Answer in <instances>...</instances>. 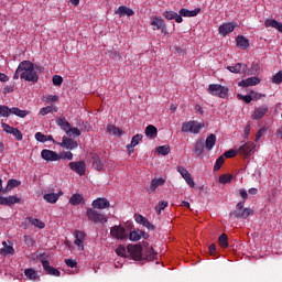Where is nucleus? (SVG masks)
<instances>
[{
    "instance_id": "nucleus-5",
    "label": "nucleus",
    "mask_w": 282,
    "mask_h": 282,
    "mask_svg": "<svg viewBox=\"0 0 282 282\" xmlns=\"http://www.w3.org/2000/svg\"><path fill=\"white\" fill-rule=\"evenodd\" d=\"M207 91L212 96H217L218 98H228V87L219 84H210Z\"/></svg>"
},
{
    "instance_id": "nucleus-61",
    "label": "nucleus",
    "mask_w": 282,
    "mask_h": 282,
    "mask_svg": "<svg viewBox=\"0 0 282 282\" xmlns=\"http://www.w3.org/2000/svg\"><path fill=\"white\" fill-rule=\"evenodd\" d=\"M2 128H3V131H6V133H11V134L15 129V128L10 127V124H8V123H2Z\"/></svg>"
},
{
    "instance_id": "nucleus-49",
    "label": "nucleus",
    "mask_w": 282,
    "mask_h": 282,
    "mask_svg": "<svg viewBox=\"0 0 282 282\" xmlns=\"http://www.w3.org/2000/svg\"><path fill=\"white\" fill-rule=\"evenodd\" d=\"M232 182V175L230 174H223L219 176L220 184H230Z\"/></svg>"
},
{
    "instance_id": "nucleus-59",
    "label": "nucleus",
    "mask_w": 282,
    "mask_h": 282,
    "mask_svg": "<svg viewBox=\"0 0 282 282\" xmlns=\"http://www.w3.org/2000/svg\"><path fill=\"white\" fill-rule=\"evenodd\" d=\"M35 140H37V142H45L46 135L43 134L42 132H36L35 133Z\"/></svg>"
},
{
    "instance_id": "nucleus-23",
    "label": "nucleus",
    "mask_w": 282,
    "mask_h": 282,
    "mask_svg": "<svg viewBox=\"0 0 282 282\" xmlns=\"http://www.w3.org/2000/svg\"><path fill=\"white\" fill-rule=\"evenodd\" d=\"M259 83H261L259 77H249L239 82V87H252L254 85H259Z\"/></svg>"
},
{
    "instance_id": "nucleus-39",
    "label": "nucleus",
    "mask_w": 282,
    "mask_h": 282,
    "mask_svg": "<svg viewBox=\"0 0 282 282\" xmlns=\"http://www.w3.org/2000/svg\"><path fill=\"white\" fill-rule=\"evenodd\" d=\"M145 135L147 138H155L158 135V128L150 124L145 128Z\"/></svg>"
},
{
    "instance_id": "nucleus-1",
    "label": "nucleus",
    "mask_w": 282,
    "mask_h": 282,
    "mask_svg": "<svg viewBox=\"0 0 282 282\" xmlns=\"http://www.w3.org/2000/svg\"><path fill=\"white\" fill-rule=\"evenodd\" d=\"M128 254L133 261H142L143 259L154 261L155 257H158L153 248H148L145 252H142V245H128Z\"/></svg>"
},
{
    "instance_id": "nucleus-4",
    "label": "nucleus",
    "mask_w": 282,
    "mask_h": 282,
    "mask_svg": "<svg viewBox=\"0 0 282 282\" xmlns=\"http://www.w3.org/2000/svg\"><path fill=\"white\" fill-rule=\"evenodd\" d=\"M230 217H235V219H248L250 215H252L251 208H243V202H239L236 205V210L231 212Z\"/></svg>"
},
{
    "instance_id": "nucleus-57",
    "label": "nucleus",
    "mask_w": 282,
    "mask_h": 282,
    "mask_svg": "<svg viewBox=\"0 0 282 282\" xmlns=\"http://www.w3.org/2000/svg\"><path fill=\"white\" fill-rule=\"evenodd\" d=\"M141 225L144 226V228H148V230H155V226H153L151 221H149V219L147 218Z\"/></svg>"
},
{
    "instance_id": "nucleus-11",
    "label": "nucleus",
    "mask_w": 282,
    "mask_h": 282,
    "mask_svg": "<svg viewBox=\"0 0 282 282\" xmlns=\"http://www.w3.org/2000/svg\"><path fill=\"white\" fill-rule=\"evenodd\" d=\"M74 237V243L75 246H77V250L83 252V250H85V237H87V235L85 234V231L76 230Z\"/></svg>"
},
{
    "instance_id": "nucleus-2",
    "label": "nucleus",
    "mask_w": 282,
    "mask_h": 282,
    "mask_svg": "<svg viewBox=\"0 0 282 282\" xmlns=\"http://www.w3.org/2000/svg\"><path fill=\"white\" fill-rule=\"evenodd\" d=\"M18 72L22 80H28V83H39V75L34 70V64L30 61H23L18 66Z\"/></svg>"
},
{
    "instance_id": "nucleus-15",
    "label": "nucleus",
    "mask_w": 282,
    "mask_h": 282,
    "mask_svg": "<svg viewBox=\"0 0 282 282\" xmlns=\"http://www.w3.org/2000/svg\"><path fill=\"white\" fill-rule=\"evenodd\" d=\"M42 268L46 274H50L51 276H61V271L58 269L50 265V261L42 260Z\"/></svg>"
},
{
    "instance_id": "nucleus-26",
    "label": "nucleus",
    "mask_w": 282,
    "mask_h": 282,
    "mask_svg": "<svg viewBox=\"0 0 282 282\" xmlns=\"http://www.w3.org/2000/svg\"><path fill=\"white\" fill-rule=\"evenodd\" d=\"M217 144V135L214 133L209 134L205 140V149L206 151H213V148Z\"/></svg>"
},
{
    "instance_id": "nucleus-45",
    "label": "nucleus",
    "mask_w": 282,
    "mask_h": 282,
    "mask_svg": "<svg viewBox=\"0 0 282 282\" xmlns=\"http://www.w3.org/2000/svg\"><path fill=\"white\" fill-rule=\"evenodd\" d=\"M116 254H118V257H129V249H127V248H124V246L120 245L116 249Z\"/></svg>"
},
{
    "instance_id": "nucleus-53",
    "label": "nucleus",
    "mask_w": 282,
    "mask_h": 282,
    "mask_svg": "<svg viewBox=\"0 0 282 282\" xmlns=\"http://www.w3.org/2000/svg\"><path fill=\"white\" fill-rule=\"evenodd\" d=\"M54 111V106H47L44 108H41L40 113L41 116H47V113H52Z\"/></svg>"
},
{
    "instance_id": "nucleus-35",
    "label": "nucleus",
    "mask_w": 282,
    "mask_h": 282,
    "mask_svg": "<svg viewBox=\"0 0 282 282\" xmlns=\"http://www.w3.org/2000/svg\"><path fill=\"white\" fill-rule=\"evenodd\" d=\"M24 275L29 281H36L39 279V272L36 270L29 268L24 271Z\"/></svg>"
},
{
    "instance_id": "nucleus-63",
    "label": "nucleus",
    "mask_w": 282,
    "mask_h": 282,
    "mask_svg": "<svg viewBox=\"0 0 282 282\" xmlns=\"http://www.w3.org/2000/svg\"><path fill=\"white\" fill-rule=\"evenodd\" d=\"M134 219H135L137 224H143L147 220V218L142 215H135Z\"/></svg>"
},
{
    "instance_id": "nucleus-20",
    "label": "nucleus",
    "mask_w": 282,
    "mask_h": 282,
    "mask_svg": "<svg viewBox=\"0 0 282 282\" xmlns=\"http://www.w3.org/2000/svg\"><path fill=\"white\" fill-rule=\"evenodd\" d=\"M93 208H97L98 210H105V208H109L110 204L107 198H97L93 200Z\"/></svg>"
},
{
    "instance_id": "nucleus-33",
    "label": "nucleus",
    "mask_w": 282,
    "mask_h": 282,
    "mask_svg": "<svg viewBox=\"0 0 282 282\" xmlns=\"http://www.w3.org/2000/svg\"><path fill=\"white\" fill-rule=\"evenodd\" d=\"M55 122L57 127L62 129V131H65V133H67V131H69V128L72 127V124L65 118H57Z\"/></svg>"
},
{
    "instance_id": "nucleus-6",
    "label": "nucleus",
    "mask_w": 282,
    "mask_h": 282,
    "mask_svg": "<svg viewBox=\"0 0 282 282\" xmlns=\"http://www.w3.org/2000/svg\"><path fill=\"white\" fill-rule=\"evenodd\" d=\"M86 215L94 224H107V217L94 208H88Z\"/></svg>"
},
{
    "instance_id": "nucleus-25",
    "label": "nucleus",
    "mask_w": 282,
    "mask_h": 282,
    "mask_svg": "<svg viewBox=\"0 0 282 282\" xmlns=\"http://www.w3.org/2000/svg\"><path fill=\"white\" fill-rule=\"evenodd\" d=\"M116 14H119V17H133L135 12L126 6H121L116 10Z\"/></svg>"
},
{
    "instance_id": "nucleus-12",
    "label": "nucleus",
    "mask_w": 282,
    "mask_h": 282,
    "mask_svg": "<svg viewBox=\"0 0 282 282\" xmlns=\"http://www.w3.org/2000/svg\"><path fill=\"white\" fill-rule=\"evenodd\" d=\"M256 148H257V145H254V143L247 142L238 149V153H240V155H242V158H250V155H252V153H254Z\"/></svg>"
},
{
    "instance_id": "nucleus-10",
    "label": "nucleus",
    "mask_w": 282,
    "mask_h": 282,
    "mask_svg": "<svg viewBox=\"0 0 282 282\" xmlns=\"http://www.w3.org/2000/svg\"><path fill=\"white\" fill-rule=\"evenodd\" d=\"M110 235L115 239H119L122 241V240L127 239V229H124V227H122V226H113L110 229Z\"/></svg>"
},
{
    "instance_id": "nucleus-28",
    "label": "nucleus",
    "mask_w": 282,
    "mask_h": 282,
    "mask_svg": "<svg viewBox=\"0 0 282 282\" xmlns=\"http://www.w3.org/2000/svg\"><path fill=\"white\" fill-rule=\"evenodd\" d=\"M61 195H63L62 192H59L58 194H56V193L44 194L43 199L45 202H47V204H56V202H58V197H61Z\"/></svg>"
},
{
    "instance_id": "nucleus-34",
    "label": "nucleus",
    "mask_w": 282,
    "mask_h": 282,
    "mask_svg": "<svg viewBox=\"0 0 282 282\" xmlns=\"http://www.w3.org/2000/svg\"><path fill=\"white\" fill-rule=\"evenodd\" d=\"M204 149H206V145H204V139L197 140L194 147V153H196V155H204Z\"/></svg>"
},
{
    "instance_id": "nucleus-13",
    "label": "nucleus",
    "mask_w": 282,
    "mask_h": 282,
    "mask_svg": "<svg viewBox=\"0 0 282 282\" xmlns=\"http://www.w3.org/2000/svg\"><path fill=\"white\" fill-rule=\"evenodd\" d=\"M41 158L45 162H58V153L48 149L41 151Z\"/></svg>"
},
{
    "instance_id": "nucleus-43",
    "label": "nucleus",
    "mask_w": 282,
    "mask_h": 282,
    "mask_svg": "<svg viewBox=\"0 0 282 282\" xmlns=\"http://www.w3.org/2000/svg\"><path fill=\"white\" fill-rule=\"evenodd\" d=\"M3 248L1 249V254H14V247L8 246V242H2Z\"/></svg>"
},
{
    "instance_id": "nucleus-55",
    "label": "nucleus",
    "mask_w": 282,
    "mask_h": 282,
    "mask_svg": "<svg viewBox=\"0 0 282 282\" xmlns=\"http://www.w3.org/2000/svg\"><path fill=\"white\" fill-rule=\"evenodd\" d=\"M238 99L239 100H243V102H252V96L251 95H241V94H238Z\"/></svg>"
},
{
    "instance_id": "nucleus-51",
    "label": "nucleus",
    "mask_w": 282,
    "mask_h": 282,
    "mask_svg": "<svg viewBox=\"0 0 282 282\" xmlns=\"http://www.w3.org/2000/svg\"><path fill=\"white\" fill-rule=\"evenodd\" d=\"M271 80L274 85H281V83H282V70H280L275 75H273Z\"/></svg>"
},
{
    "instance_id": "nucleus-29",
    "label": "nucleus",
    "mask_w": 282,
    "mask_h": 282,
    "mask_svg": "<svg viewBox=\"0 0 282 282\" xmlns=\"http://www.w3.org/2000/svg\"><path fill=\"white\" fill-rule=\"evenodd\" d=\"M236 43L240 50H248L250 47V41L246 39L243 35H239L236 39Z\"/></svg>"
},
{
    "instance_id": "nucleus-62",
    "label": "nucleus",
    "mask_w": 282,
    "mask_h": 282,
    "mask_svg": "<svg viewBox=\"0 0 282 282\" xmlns=\"http://www.w3.org/2000/svg\"><path fill=\"white\" fill-rule=\"evenodd\" d=\"M264 133H265V128L260 129L256 134V142H259V140H261Z\"/></svg>"
},
{
    "instance_id": "nucleus-9",
    "label": "nucleus",
    "mask_w": 282,
    "mask_h": 282,
    "mask_svg": "<svg viewBox=\"0 0 282 282\" xmlns=\"http://www.w3.org/2000/svg\"><path fill=\"white\" fill-rule=\"evenodd\" d=\"M70 171H74V173H77V175H85V172L87 171V164H85L84 161H77V162H70L68 164Z\"/></svg>"
},
{
    "instance_id": "nucleus-31",
    "label": "nucleus",
    "mask_w": 282,
    "mask_h": 282,
    "mask_svg": "<svg viewBox=\"0 0 282 282\" xmlns=\"http://www.w3.org/2000/svg\"><path fill=\"white\" fill-rule=\"evenodd\" d=\"M140 142H142V134H135L132 138L131 143L127 145L128 152L130 154L133 153V148L138 147V144H140Z\"/></svg>"
},
{
    "instance_id": "nucleus-48",
    "label": "nucleus",
    "mask_w": 282,
    "mask_h": 282,
    "mask_svg": "<svg viewBox=\"0 0 282 282\" xmlns=\"http://www.w3.org/2000/svg\"><path fill=\"white\" fill-rule=\"evenodd\" d=\"M66 135L68 138H72V135H75V138H79L80 135V131L78 128H68V130L66 131Z\"/></svg>"
},
{
    "instance_id": "nucleus-14",
    "label": "nucleus",
    "mask_w": 282,
    "mask_h": 282,
    "mask_svg": "<svg viewBox=\"0 0 282 282\" xmlns=\"http://www.w3.org/2000/svg\"><path fill=\"white\" fill-rule=\"evenodd\" d=\"M268 111H270L268 105H262L254 109V111L251 115V118L252 120H261L265 116V113H268Z\"/></svg>"
},
{
    "instance_id": "nucleus-17",
    "label": "nucleus",
    "mask_w": 282,
    "mask_h": 282,
    "mask_svg": "<svg viewBox=\"0 0 282 282\" xmlns=\"http://www.w3.org/2000/svg\"><path fill=\"white\" fill-rule=\"evenodd\" d=\"M13 204H21V198L18 196H0V206H13Z\"/></svg>"
},
{
    "instance_id": "nucleus-7",
    "label": "nucleus",
    "mask_w": 282,
    "mask_h": 282,
    "mask_svg": "<svg viewBox=\"0 0 282 282\" xmlns=\"http://www.w3.org/2000/svg\"><path fill=\"white\" fill-rule=\"evenodd\" d=\"M58 147L67 151H74L78 147V141L70 137H63L62 142H57Z\"/></svg>"
},
{
    "instance_id": "nucleus-41",
    "label": "nucleus",
    "mask_w": 282,
    "mask_h": 282,
    "mask_svg": "<svg viewBox=\"0 0 282 282\" xmlns=\"http://www.w3.org/2000/svg\"><path fill=\"white\" fill-rule=\"evenodd\" d=\"M11 113H13V116H18V118H25V116H28L30 113V111L21 110L17 107H13V108H11Z\"/></svg>"
},
{
    "instance_id": "nucleus-47",
    "label": "nucleus",
    "mask_w": 282,
    "mask_h": 282,
    "mask_svg": "<svg viewBox=\"0 0 282 282\" xmlns=\"http://www.w3.org/2000/svg\"><path fill=\"white\" fill-rule=\"evenodd\" d=\"M156 153H159V155H169V153H171V147L161 145L156 149Z\"/></svg>"
},
{
    "instance_id": "nucleus-60",
    "label": "nucleus",
    "mask_w": 282,
    "mask_h": 282,
    "mask_svg": "<svg viewBox=\"0 0 282 282\" xmlns=\"http://www.w3.org/2000/svg\"><path fill=\"white\" fill-rule=\"evenodd\" d=\"M237 153H239V150H229L227 152H225V156L226 158H235V155H237Z\"/></svg>"
},
{
    "instance_id": "nucleus-64",
    "label": "nucleus",
    "mask_w": 282,
    "mask_h": 282,
    "mask_svg": "<svg viewBox=\"0 0 282 282\" xmlns=\"http://www.w3.org/2000/svg\"><path fill=\"white\" fill-rule=\"evenodd\" d=\"M57 100H58V96L57 95H50L46 98V102H57Z\"/></svg>"
},
{
    "instance_id": "nucleus-40",
    "label": "nucleus",
    "mask_w": 282,
    "mask_h": 282,
    "mask_svg": "<svg viewBox=\"0 0 282 282\" xmlns=\"http://www.w3.org/2000/svg\"><path fill=\"white\" fill-rule=\"evenodd\" d=\"M12 115V108L8 106H0V118H10Z\"/></svg>"
},
{
    "instance_id": "nucleus-19",
    "label": "nucleus",
    "mask_w": 282,
    "mask_h": 282,
    "mask_svg": "<svg viewBox=\"0 0 282 282\" xmlns=\"http://www.w3.org/2000/svg\"><path fill=\"white\" fill-rule=\"evenodd\" d=\"M151 25L153 26V30H166V23H164V19L159 17L151 18Z\"/></svg>"
},
{
    "instance_id": "nucleus-58",
    "label": "nucleus",
    "mask_w": 282,
    "mask_h": 282,
    "mask_svg": "<svg viewBox=\"0 0 282 282\" xmlns=\"http://www.w3.org/2000/svg\"><path fill=\"white\" fill-rule=\"evenodd\" d=\"M11 135H14L17 140H23V133H21L20 130L17 128L13 129V132L11 133Z\"/></svg>"
},
{
    "instance_id": "nucleus-36",
    "label": "nucleus",
    "mask_w": 282,
    "mask_h": 282,
    "mask_svg": "<svg viewBox=\"0 0 282 282\" xmlns=\"http://www.w3.org/2000/svg\"><path fill=\"white\" fill-rule=\"evenodd\" d=\"M19 186H21V181L11 178L8 181L7 187L4 188L3 193H9V191H11L12 188H17Z\"/></svg>"
},
{
    "instance_id": "nucleus-44",
    "label": "nucleus",
    "mask_w": 282,
    "mask_h": 282,
    "mask_svg": "<svg viewBox=\"0 0 282 282\" xmlns=\"http://www.w3.org/2000/svg\"><path fill=\"white\" fill-rule=\"evenodd\" d=\"M167 206H169V202L161 200V202L158 203L154 210H155L156 214L161 215L162 210H164V208H166Z\"/></svg>"
},
{
    "instance_id": "nucleus-16",
    "label": "nucleus",
    "mask_w": 282,
    "mask_h": 282,
    "mask_svg": "<svg viewBox=\"0 0 282 282\" xmlns=\"http://www.w3.org/2000/svg\"><path fill=\"white\" fill-rule=\"evenodd\" d=\"M236 24L235 22H227L219 26V34L221 36H228L231 32H235Z\"/></svg>"
},
{
    "instance_id": "nucleus-37",
    "label": "nucleus",
    "mask_w": 282,
    "mask_h": 282,
    "mask_svg": "<svg viewBox=\"0 0 282 282\" xmlns=\"http://www.w3.org/2000/svg\"><path fill=\"white\" fill-rule=\"evenodd\" d=\"M26 221L31 223V225L35 226V228H40V229L45 228V223H43L42 220H39V218L28 217Z\"/></svg>"
},
{
    "instance_id": "nucleus-8",
    "label": "nucleus",
    "mask_w": 282,
    "mask_h": 282,
    "mask_svg": "<svg viewBox=\"0 0 282 282\" xmlns=\"http://www.w3.org/2000/svg\"><path fill=\"white\" fill-rule=\"evenodd\" d=\"M177 173L185 180L186 184L189 186V188H195V180H193V175L186 170V167L178 165L176 167Z\"/></svg>"
},
{
    "instance_id": "nucleus-52",
    "label": "nucleus",
    "mask_w": 282,
    "mask_h": 282,
    "mask_svg": "<svg viewBox=\"0 0 282 282\" xmlns=\"http://www.w3.org/2000/svg\"><path fill=\"white\" fill-rule=\"evenodd\" d=\"M52 83L55 85V87H61L63 85V77L61 75H54Z\"/></svg>"
},
{
    "instance_id": "nucleus-32",
    "label": "nucleus",
    "mask_w": 282,
    "mask_h": 282,
    "mask_svg": "<svg viewBox=\"0 0 282 282\" xmlns=\"http://www.w3.org/2000/svg\"><path fill=\"white\" fill-rule=\"evenodd\" d=\"M199 12H202V9L199 8H196L195 10H192V11L183 8L178 11V15L180 17H197Z\"/></svg>"
},
{
    "instance_id": "nucleus-3",
    "label": "nucleus",
    "mask_w": 282,
    "mask_h": 282,
    "mask_svg": "<svg viewBox=\"0 0 282 282\" xmlns=\"http://www.w3.org/2000/svg\"><path fill=\"white\" fill-rule=\"evenodd\" d=\"M204 122H198L195 120L183 122L182 124V132L183 133H194L197 134L204 129Z\"/></svg>"
},
{
    "instance_id": "nucleus-54",
    "label": "nucleus",
    "mask_w": 282,
    "mask_h": 282,
    "mask_svg": "<svg viewBox=\"0 0 282 282\" xmlns=\"http://www.w3.org/2000/svg\"><path fill=\"white\" fill-rule=\"evenodd\" d=\"M224 156H219L214 165V171H219V169H221V166L224 165Z\"/></svg>"
},
{
    "instance_id": "nucleus-56",
    "label": "nucleus",
    "mask_w": 282,
    "mask_h": 282,
    "mask_svg": "<svg viewBox=\"0 0 282 282\" xmlns=\"http://www.w3.org/2000/svg\"><path fill=\"white\" fill-rule=\"evenodd\" d=\"M64 262L66 265H68V268H77L78 265V262L74 259H65Z\"/></svg>"
},
{
    "instance_id": "nucleus-46",
    "label": "nucleus",
    "mask_w": 282,
    "mask_h": 282,
    "mask_svg": "<svg viewBox=\"0 0 282 282\" xmlns=\"http://www.w3.org/2000/svg\"><path fill=\"white\" fill-rule=\"evenodd\" d=\"M58 160H68V162H70V160H74V153L70 151L61 152L58 154Z\"/></svg>"
},
{
    "instance_id": "nucleus-18",
    "label": "nucleus",
    "mask_w": 282,
    "mask_h": 282,
    "mask_svg": "<svg viewBox=\"0 0 282 282\" xmlns=\"http://www.w3.org/2000/svg\"><path fill=\"white\" fill-rule=\"evenodd\" d=\"M164 184H166V178H162V177L152 178L148 192L155 193V191H158V188H160V186H164Z\"/></svg>"
},
{
    "instance_id": "nucleus-22",
    "label": "nucleus",
    "mask_w": 282,
    "mask_h": 282,
    "mask_svg": "<svg viewBox=\"0 0 282 282\" xmlns=\"http://www.w3.org/2000/svg\"><path fill=\"white\" fill-rule=\"evenodd\" d=\"M91 163H93V169H95L96 171L105 170V162H102V160L98 154H93Z\"/></svg>"
},
{
    "instance_id": "nucleus-30",
    "label": "nucleus",
    "mask_w": 282,
    "mask_h": 282,
    "mask_svg": "<svg viewBox=\"0 0 282 282\" xmlns=\"http://www.w3.org/2000/svg\"><path fill=\"white\" fill-rule=\"evenodd\" d=\"M264 25L265 28H273L274 30H278V32L282 33V23L276 20L267 19Z\"/></svg>"
},
{
    "instance_id": "nucleus-21",
    "label": "nucleus",
    "mask_w": 282,
    "mask_h": 282,
    "mask_svg": "<svg viewBox=\"0 0 282 282\" xmlns=\"http://www.w3.org/2000/svg\"><path fill=\"white\" fill-rule=\"evenodd\" d=\"M228 72L231 74H246L248 66L246 64L238 63L234 66H227Z\"/></svg>"
},
{
    "instance_id": "nucleus-50",
    "label": "nucleus",
    "mask_w": 282,
    "mask_h": 282,
    "mask_svg": "<svg viewBox=\"0 0 282 282\" xmlns=\"http://www.w3.org/2000/svg\"><path fill=\"white\" fill-rule=\"evenodd\" d=\"M218 243L220 247L223 248H228V236L226 234H223L219 238H218Z\"/></svg>"
},
{
    "instance_id": "nucleus-42",
    "label": "nucleus",
    "mask_w": 282,
    "mask_h": 282,
    "mask_svg": "<svg viewBox=\"0 0 282 282\" xmlns=\"http://www.w3.org/2000/svg\"><path fill=\"white\" fill-rule=\"evenodd\" d=\"M106 131L107 133H111L112 135H122V130H120V128H117L113 124L107 126Z\"/></svg>"
},
{
    "instance_id": "nucleus-24",
    "label": "nucleus",
    "mask_w": 282,
    "mask_h": 282,
    "mask_svg": "<svg viewBox=\"0 0 282 282\" xmlns=\"http://www.w3.org/2000/svg\"><path fill=\"white\" fill-rule=\"evenodd\" d=\"M164 19H167V21H173V19L176 21V23H182L184 19H182V15L177 14L175 11H165L163 12Z\"/></svg>"
},
{
    "instance_id": "nucleus-27",
    "label": "nucleus",
    "mask_w": 282,
    "mask_h": 282,
    "mask_svg": "<svg viewBox=\"0 0 282 282\" xmlns=\"http://www.w3.org/2000/svg\"><path fill=\"white\" fill-rule=\"evenodd\" d=\"M147 239V235L144 234V231L137 229L130 232L129 235V239L130 241H140L141 239Z\"/></svg>"
},
{
    "instance_id": "nucleus-38",
    "label": "nucleus",
    "mask_w": 282,
    "mask_h": 282,
    "mask_svg": "<svg viewBox=\"0 0 282 282\" xmlns=\"http://www.w3.org/2000/svg\"><path fill=\"white\" fill-rule=\"evenodd\" d=\"M83 195L80 194H73L72 197L69 198V204L72 206H78V204H83Z\"/></svg>"
}]
</instances>
